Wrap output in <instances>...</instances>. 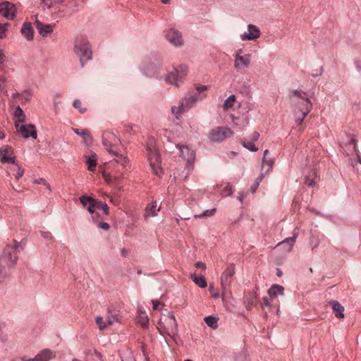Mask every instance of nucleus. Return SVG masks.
<instances>
[{
	"instance_id": "f257e3e1",
	"label": "nucleus",
	"mask_w": 361,
	"mask_h": 361,
	"mask_svg": "<svg viewBox=\"0 0 361 361\" xmlns=\"http://www.w3.org/2000/svg\"><path fill=\"white\" fill-rule=\"evenodd\" d=\"M19 243L14 241L13 243L8 245L0 256V274L2 276L9 275L11 268L14 266L18 260V249Z\"/></svg>"
},
{
	"instance_id": "f03ea898",
	"label": "nucleus",
	"mask_w": 361,
	"mask_h": 361,
	"mask_svg": "<svg viewBox=\"0 0 361 361\" xmlns=\"http://www.w3.org/2000/svg\"><path fill=\"white\" fill-rule=\"evenodd\" d=\"M289 99L295 112H304L305 115H307L311 111L312 104L309 99L307 92L301 90H291Z\"/></svg>"
},
{
	"instance_id": "7ed1b4c3",
	"label": "nucleus",
	"mask_w": 361,
	"mask_h": 361,
	"mask_svg": "<svg viewBox=\"0 0 361 361\" xmlns=\"http://www.w3.org/2000/svg\"><path fill=\"white\" fill-rule=\"evenodd\" d=\"M73 51L79 59L82 67L92 59V47L87 37L84 36H78L75 39Z\"/></svg>"
},
{
	"instance_id": "20e7f679",
	"label": "nucleus",
	"mask_w": 361,
	"mask_h": 361,
	"mask_svg": "<svg viewBox=\"0 0 361 361\" xmlns=\"http://www.w3.org/2000/svg\"><path fill=\"white\" fill-rule=\"evenodd\" d=\"M176 147L178 148L180 151V157L183 159V165L184 170L182 173H179V171H177V173H175L176 177L180 178H187L191 171L193 170V161L195 159V153L193 150L190 149L187 145H179L178 144Z\"/></svg>"
},
{
	"instance_id": "39448f33",
	"label": "nucleus",
	"mask_w": 361,
	"mask_h": 361,
	"mask_svg": "<svg viewBox=\"0 0 361 361\" xmlns=\"http://www.w3.org/2000/svg\"><path fill=\"white\" fill-rule=\"evenodd\" d=\"M140 68L143 74L147 77L157 78L160 75L161 65L157 59H155L154 61H153L152 59L149 58L144 59Z\"/></svg>"
},
{
	"instance_id": "423d86ee",
	"label": "nucleus",
	"mask_w": 361,
	"mask_h": 361,
	"mask_svg": "<svg viewBox=\"0 0 361 361\" xmlns=\"http://www.w3.org/2000/svg\"><path fill=\"white\" fill-rule=\"evenodd\" d=\"M188 72V66L185 64H181L169 71L165 78V80L171 85L178 86V82L187 75Z\"/></svg>"
},
{
	"instance_id": "0eeeda50",
	"label": "nucleus",
	"mask_w": 361,
	"mask_h": 361,
	"mask_svg": "<svg viewBox=\"0 0 361 361\" xmlns=\"http://www.w3.org/2000/svg\"><path fill=\"white\" fill-rule=\"evenodd\" d=\"M147 157L153 173L161 177L163 171L161 166L160 155L158 150L155 147H149L147 149Z\"/></svg>"
},
{
	"instance_id": "6e6552de",
	"label": "nucleus",
	"mask_w": 361,
	"mask_h": 361,
	"mask_svg": "<svg viewBox=\"0 0 361 361\" xmlns=\"http://www.w3.org/2000/svg\"><path fill=\"white\" fill-rule=\"evenodd\" d=\"M233 135V131L228 127H216L208 134L209 140L212 142H221Z\"/></svg>"
},
{
	"instance_id": "1a4fd4ad",
	"label": "nucleus",
	"mask_w": 361,
	"mask_h": 361,
	"mask_svg": "<svg viewBox=\"0 0 361 361\" xmlns=\"http://www.w3.org/2000/svg\"><path fill=\"white\" fill-rule=\"evenodd\" d=\"M235 274V265L233 263L230 264L226 270L222 273L221 276V286L222 288V294L229 288L233 281V277Z\"/></svg>"
},
{
	"instance_id": "9d476101",
	"label": "nucleus",
	"mask_w": 361,
	"mask_h": 361,
	"mask_svg": "<svg viewBox=\"0 0 361 361\" xmlns=\"http://www.w3.org/2000/svg\"><path fill=\"white\" fill-rule=\"evenodd\" d=\"M15 128L23 138L32 137L36 139L37 137L35 127L32 124L25 125L20 121H16Z\"/></svg>"
},
{
	"instance_id": "9b49d317",
	"label": "nucleus",
	"mask_w": 361,
	"mask_h": 361,
	"mask_svg": "<svg viewBox=\"0 0 361 361\" xmlns=\"http://www.w3.org/2000/svg\"><path fill=\"white\" fill-rule=\"evenodd\" d=\"M206 97V94L189 92L180 99V102L188 111L191 108L195 106L197 102L202 100Z\"/></svg>"
},
{
	"instance_id": "f8f14e48",
	"label": "nucleus",
	"mask_w": 361,
	"mask_h": 361,
	"mask_svg": "<svg viewBox=\"0 0 361 361\" xmlns=\"http://www.w3.org/2000/svg\"><path fill=\"white\" fill-rule=\"evenodd\" d=\"M166 38L168 42L174 47H178L183 45L182 33L173 27L167 31Z\"/></svg>"
},
{
	"instance_id": "ddd939ff",
	"label": "nucleus",
	"mask_w": 361,
	"mask_h": 361,
	"mask_svg": "<svg viewBox=\"0 0 361 361\" xmlns=\"http://www.w3.org/2000/svg\"><path fill=\"white\" fill-rule=\"evenodd\" d=\"M15 5L9 1H4L0 4V13L8 20H13L16 16Z\"/></svg>"
},
{
	"instance_id": "4468645a",
	"label": "nucleus",
	"mask_w": 361,
	"mask_h": 361,
	"mask_svg": "<svg viewBox=\"0 0 361 361\" xmlns=\"http://www.w3.org/2000/svg\"><path fill=\"white\" fill-rule=\"evenodd\" d=\"M261 35V31L255 25L249 24L247 25V32L240 35V39L243 41H255L258 39Z\"/></svg>"
},
{
	"instance_id": "2eb2a0df",
	"label": "nucleus",
	"mask_w": 361,
	"mask_h": 361,
	"mask_svg": "<svg viewBox=\"0 0 361 361\" xmlns=\"http://www.w3.org/2000/svg\"><path fill=\"white\" fill-rule=\"evenodd\" d=\"M165 329L167 334L173 339H175V337L178 336V324L175 316L172 313H171L167 319H166Z\"/></svg>"
},
{
	"instance_id": "dca6fc26",
	"label": "nucleus",
	"mask_w": 361,
	"mask_h": 361,
	"mask_svg": "<svg viewBox=\"0 0 361 361\" xmlns=\"http://www.w3.org/2000/svg\"><path fill=\"white\" fill-rule=\"evenodd\" d=\"M82 206L87 208V211L92 214L94 221H96L94 212L97 207V200L86 195H82L79 198Z\"/></svg>"
},
{
	"instance_id": "f3484780",
	"label": "nucleus",
	"mask_w": 361,
	"mask_h": 361,
	"mask_svg": "<svg viewBox=\"0 0 361 361\" xmlns=\"http://www.w3.org/2000/svg\"><path fill=\"white\" fill-rule=\"evenodd\" d=\"M0 160L1 162L4 164H16V157L13 156V152L11 147L4 146L0 148Z\"/></svg>"
},
{
	"instance_id": "a211bd4d",
	"label": "nucleus",
	"mask_w": 361,
	"mask_h": 361,
	"mask_svg": "<svg viewBox=\"0 0 361 361\" xmlns=\"http://www.w3.org/2000/svg\"><path fill=\"white\" fill-rule=\"evenodd\" d=\"M251 61V54H245L243 56H235L233 66L235 69L242 70L248 68Z\"/></svg>"
},
{
	"instance_id": "6ab92c4d",
	"label": "nucleus",
	"mask_w": 361,
	"mask_h": 361,
	"mask_svg": "<svg viewBox=\"0 0 361 361\" xmlns=\"http://www.w3.org/2000/svg\"><path fill=\"white\" fill-rule=\"evenodd\" d=\"M298 235V233L297 228H295L294 230L293 236L285 238L283 241L277 245V247H280L285 252H290L295 243Z\"/></svg>"
},
{
	"instance_id": "aec40b11",
	"label": "nucleus",
	"mask_w": 361,
	"mask_h": 361,
	"mask_svg": "<svg viewBox=\"0 0 361 361\" xmlns=\"http://www.w3.org/2000/svg\"><path fill=\"white\" fill-rule=\"evenodd\" d=\"M269 153V150L265 149L264 151V156L262 158V171L265 172V173H269L271 171L274 164V159L273 158H267Z\"/></svg>"
},
{
	"instance_id": "412c9836",
	"label": "nucleus",
	"mask_w": 361,
	"mask_h": 361,
	"mask_svg": "<svg viewBox=\"0 0 361 361\" xmlns=\"http://www.w3.org/2000/svg\"><path fill=\"white\" fill-rule=\"evenodd\" d=\"M108 142L114 145L116 148L120 145V140L111 132H105L102 136L103 145H108Z\"/></svg>"
},
{
	"instance_id": "4be33fe9",
	"label": "nucleus",
	"mask_w": 361,
	"mask_h": 361,
	"mask_svg": "<svg viewBox=\"0 0 361 361\" xmlns=\"http://www.w3.org/2000/svg\"><path fill=\"white\" fill-rule=\"evenodd\" d=\"M335 316L338 319H343L345 317L344 307L337 300H332L329 302Z\"/></svg>"
},
{
	"instance_id": "5701e85b",
	"label": "nucleus",
	"mask_w": 361,
	"mask_h": 361,
	"mask_svg": "<svg viewBox=\"0 0 361 361\" xmlns=\"http://www.w3.org/2000/svg\"><path fill=\"white\" fill-rule=\"evenodd\" d=\"M54 353L49 349H45L37 355L34 359H30L27 361H48L54 357Z\"/></svg>"
},
{
	"instance_id": "b1692460",
	"label": "nucleus",
	"mask_w": 361,
	"mask_h": 361,
	"mask_svg": "<svg viewBox=\"0 0 361 361\" xmlns=\"http://www.w3.org/2000/svg\"><path fill=\"white\" fill-rule=\"evenodd\" d=\"M73 130L76 135L80 136L83 139V141L86 145L92 143V137L87 129L73 128Z\"/></svg>"
},
{
	"instance_id": "393cba45",
	"label": "nucleus",
	"mask_w": 361,
	"mask_h": 361,
	"mask_svg": "<svg viewBox=\"0 0 361 361\" xmlns=\"http://www.w3.org/2000/svg\"><path fill=\"white\" fill-rule=\"evenodd\" d=\"M21 33L27 40H32L34 37V31L30 23H24L21 27Z\"/></svg>"
},
{
	"instance_id": "a878e982",
	"label": "nucleus",
	"mask_w": 361,
	"mask_h": 361,
	"mask_svg": "<svg viewBox=\"0 0 361 361\" xmlns=\"http://www.w3.org/2000/svg\"><path fill=\"white\" fill-rule=\"evenodd\" d=\"M267 293L271 298L278 295H283L284 294V288L279 284H273L269 288Z\"/></svg>"
},
{
	"instance_id": "bb28decb",
	"label": "nucleus",
	"mask_w": 361,
	"mask_h": 361,
	"mask_svg": "<svg viewBox=\"0 0 361 361\" xmlns=\"http://www.w3.org/2000/svg\"><path fill=\"white\" fill-rule=\"evenodd\" d=\"M159 211V208H157V204L156 201H152L151 203H149L146 209H145V213L146 215L149 216H155L157 215V212Z\"/></svg>"
},
{
	"instance_id": "cd10ccee",
	"label": "nucleus",
	"mask_w": 361,
	"mask_h": 361,
	"mask_svg": "<svg viewBox=\"0 0 361 361\" xmlns=\"http://www.w3.org/2000/svg\"><path fill=\"white\" fill-rule=\"evenodd\" d=\"M37 28L39 34L43 37L47 36L53 31V26L50 24L42 25L41 23H38Z\"/></svg>"
},
{
	"instance_id": "c85d7f7f",
	"label": "nucleus",
	"mask_w": 361,
	"mask_h": 361,
	"mask_svg": "<svg viewBox=\"0 0 361 361\" xmlns=\"http://www.w3.org/2000/svg\"><path fill=\"white\" fill-rule=\"evenodd\" d=\"M171 112L177 119H179L183 113L187 112L183 103L180 101L177 106H173L171 107Z\"/></svg>"
},
{
	"instance_id": "c756f323",
	"label": "nucleus",
	"mask_w": 361,
	"mask_h": 361,
	"mask_svg": "<svg viewBox=\"0 0 361 361\" xmlns=\"http://www.w3.org/2000/svg\"><path fill=\"white\" fill-rule=\"evenodd\" d=\"M190 278L200 288H204L207 287V283L204 276H199L195 274H192Z\"/></svg>"
},
{
	"instance_id": "7c9ffc66",
	"label": "nucleus",
	"mask_w": 361,
	"mask_h": 361,
	"mask_svg": "<svg viewBox=\"0 0 361 361\" xmlns=\"http://www.w3.org/2000/svg\"><path fill=\"white\" fill-rule=\"evenodd\" d=\"M204 321L208 326L212 329H216L218 327V318L212 315H209L204 317Z\"/></svg>"
},
{
	"instance_id": "2f4dec72",
	"label": "nucleus",
	"mask_w": 361,
	"mask_h": 361,
	"mask_svg": "<svg viewBox=\"0 0 361 361\" xmlns=\"http://www.w3.org/2000/svg\"><path fill=\"white\" fill-rule=\"evenodd\" d=\"M317 178L316 173L314 171H312L309 175L306 176L305 183L308 187H313L315 184V180Z\"/></svg>"
},
{
	"instance_id": "473e14b6",
	"label": "nucleus",
	"mask_w": 361,
	"mask_h": 361,
	"mask_svg": "<svg viewBox=\"0 0 361 361\" xmlns=\"http://www.w3.org/2000/svg\"><path fill=\"white\" fill-rule=\"evenodd\" d=\"M14 116L19 118L18 121H20V123H24L25 121V116L24 115V112L20 106H16L14 111Z\"/></svg>"
},
{
	"instance_id": "72a5a7b5",
	"label": "nucleus",
	"mask_w": 361,
	"mask_h": 361,
	"mask_svg": "<svg viewBox=\"0 0 361 361\" xmlns=\"http://www.w3.org/2000/svg\"><path fill=\"white\" fill-rule=\"evenodd\" d=\"M221 195L223 196H228L233 193L232 187L230 183H227L225 185H221Z\"/></svg>"
},
{
	"instance_id": "f704fd0d",
	"label": "nucleus",
	"mask_w": 361,
	"mask_h": 361,
	"mask_svg": "<svg viewBox=\"0 0 361 361\" xmlns=\"http://www.w3.org/2000/svg\"><path fill=\"white\" fill-rule=\"evenodd\" d=\"M87 169L90 171H94L97 166V159L94 155L92 157L89 158L87 161Z\"/></svg>"
},
{
	"instance_id": "c9c22d12",
	"label": "nucleus",
	"mask_w": 361,
	"mask_h": 361,
	"mask_svg": "<svg viewBox=\"0 0 361 361\" xmlns=\"http://www.w3.org/2000/svg\"><path fill=\"white\" fill-rule=\"evenodd\" d=\"M235 100V97L234 94L230 95L224 103V109H228L231 108L234 105V102Z\"/></svg>"
},
{
	"instance_id": "e433bc0d",
	"label": "nucleus",
	"mask_w": 361,
	"mask_h": 361,
	"mask_svg": "<svg viewBox=\"0 0 361 361\" xmlns=\"http://www.w3.org/2000/svg\"><path fill=\"white\" fill-rule=\"evenodd\" d=\"M96 209L102 210L106 216H108L109 214V206L107 205V204L104 203L101 201L97 200Z\"/></svg>"
},
{
	"instance_id": "4c0bfd02",
	"label": "nucleus",
	"mask_w": 361,
	"mask_h": 361,
	"mask_svg": "<svg viewBox=\"0 0 361 361\" xmlns=\"http://www.w3.org/2000/svg\"><path fill=\"white\" fill-rule=\"evenodd\" d=\"M242 145L250 152H257L258 148L255 147L254 142L243 140L241 142Z\"/></svg>"
},
{
	"instance_id": "58836bf2",
	"label": "nucleus",
	"mask_w": 361,
	"mask_h": 361,
	"mask_svg": "<svg viewBox=\"0 0 361 361\" xmlns=\"http://www.w3.org/2000/svg\"><path fill=\"white\" fill-rule=\"evenodd\" d=\"M215 212H216L215 208H213L211 209H207V210H204L203 212H202L200 214L195 215V218H204L206 216H211L214 214Z\"/></svg>"
},
{
	"instance_id": "ea45409f",
	"label": "nucleus",
	"mask_w": 361,
	"mask_h": 361,
	"mask_svg": "<svg viewBox=\"0 0 361 361\" xmlns=\"http://www.w3.org/2000/svg\"><path fill=\"white\" fill-rule=\"evenodd\" d=\"M96 323L98 325L99 329H101V330H103L107 327L106 319L104 320L103 317L101 316L97 317Z\"/></svg>"
},
{
	"instance_id": "a19ab883",
	"label": "nucleus",
	"mask_w": 361,
	"mask_h": 361,
	"mask_svg": "<svg viewBox=\"0 0 361 361\" xmlns=\"http://www.w3.org/2000/svg\"><path fill=\"white\" fill-rule=\"evenodd\" d=\"M118 159L116 160V161L123 166V167L126 166L129 163V159L127 157H124L122 155L118 154Z\"/></svg>"
},
{
	"instance_id": "79ce46f5",
	"label": "nucleus",
	"mask_w": 361,
	"mask_h": 361,
	"mask_svg": "<svg viewBox=\"0 0 361 361\" xmlns=\"http://www.w3.org/2000/svg\"><path fill=\"white\" fill-rule=\"evenodd\" d=\"M32 92L30 90H25L22 92L21 97L25 102H29L31 100Z\"/></svg>"
},
{
	"instance_id": "37998d69",
	"label": "nucleus",
	"mask_w": 361,
	"mask_h": 361,
	"mask_svg": "<svg viewBox=\"0 0 361 361\" xmlns=\"http://www.w3.org/2000/svg\"><path fill=\"white\" fill-rule=\"evenodd\" d=\"M104 146L110 154L118 156L117 148H116L114 145H111L110 142H108V145Z\"/></svg>"
},
{
	"instance_id": "c03bdc74",
	"label": "nucleus",
	"mask_w": 361,
	"mask_h": 361,
	"mask_svg": "<svg viewBox=\"0 0 361 361\" xmlns=\"http://www.w3.org/2000/svg\"><path fill=\"white\" fill-rule=\"evenodd\" d=\"M298 112V111L295 112V115H296L295 123L298 125H300L302 123V121H304V119L307 115H305L304 112H299L300 114L298 115H297Z\"/></svg>"
},
{
	"instance_id": "a18cd8bd",
	"label": "nucleus",
	"mask_w": 361,
	"mask_h": 361,
	"mask_svg": "<svg viewBox=\"0 0 361 361\" xmlns=\"http://www.w3.org/2000/svg\"><path fill=\"white\" fill-rule=\"evenodd\" d=\"M9 23H6L4 24L0 23V39H3L6 37V32L7 31Z\"/></svg>"
},
{
	"instance_id": "49530a36",
	"label": "nucleus",
	"mask_w": 361,
	"mask_h": 361,
	"mask_svg": "<svg viewBox=\"0 0 361 361\" xmlns=\"http://www.w3.org/2000/svg\"><path fill=\"white\" fill-rule=\"evenodd\" d=\"M73 106L79 110L80 113H84L86 111L85 108H81V102L79 99H75Z\"/></svg>"
},
{
	"instance_id": "de8ad7c7",
	"label": "nucleus",
	"mask_w": 361,
	"mask_h": 361,
	"mask_svg": "<svg viewBox=\"0 0 361 361\" xmlns=\"http://www.w3.org/2000/svg\"><path fill=\"white\" fill-rule=\"evenodd\" d=\"M184 166L183 165V163H180L178 166L176 168V169L174 170L173 171V177L176 180H185L186 178H178V177H176V175H175V173H177V171L178 170L179 171V173H182L184 170V166Z\"/></svg>"
},
{
	"instance_id": "09e8293b",
	"label": "nucleus",
	"mask_w": 361,
	"mask_h": 361,
	"mask_svg": "<svg viewBox=\"0 0 361 361\" xmlns=\"http://www.w3.org/2000/svg\"><path fill=\"white\" fill-rule=\"evenodd\" d=\"M139 322L142 325V326H143V327L147 326V324L149 323V319H148L147 316L145 314V313H143V316L140 317V318L139 319Z\"/></svg>"
},
{
	"instance_id": "8fccbe9b",
	"label": "nucleus",
	"mask_w": 361,
	"mask_h": 361,
	"mask_svg": "<svg viewBox=\"0 0 361 361\" xmlns=\"http://www.w3.org/2000/svg\"><path fill=\"white\" fill-rule=\"evenodd\" d=\"M106 319L107 322V326L118 321L117 317L113 314L109 315Z\"/></svg>"
},
{
	"instance_id": "3c124183",
	"label": "nucleus",
	"mask_w": 361,
	"mask_h": 361,
	"mask_svg": "<svg viewBox=\"0 0 361 361\" xmlns=\"http://www.w3.org/2000/svg\"><path fill=\"white\" fill-rule=\"evenodd\" d=\"M196 92H192L193 93H199L201 94L202 92L206 91L208 90L207 85H197L195 87Z\"/></svg>"
},
{
	"instance_id": "603ef678",
	"label": "nucleus",
	"mask_w": 361,
	"mask_h": 361,
	"mask_svg": "<svg viewBox=\"0 0 361 361\" xmlns=\"http://www.w3.org/2000/svg\"><path fill=\"white\" fill-rule=\"evenodd\" d=\"M41 235L46 240H51L53 238L52 234L49 231H41Z\"/></svg>"
},
{
	"instance_id": "864d4df0",
	"label": "nucleus",
	"mask_w": 361,
	"mask_h": 361,
	"mask_svg": "<svg viewBox=\"0 0 361 361\" xmlns=\"http://www.w3.org/2000/svg\"><path fill=\"white\" fill-rule=\"evenodd\" d=\"M16 164L18 166V171H17V174L16 175V178L17 180H18L23 176L24 169L21 166H18V164L17 163Z\"/></svg>"
},
{
	"instance_id": "5fc2aeb1",
	"label": "nucleus",
	"mask_w": 361,
	"mask_h": 361,
	"mask_svg": "<svg viewBox=\"0 0 361 361\" xmlns=\"http://www.w3.org/2000/svg\"><path fill=\"white\" fill-rule=\"evenodd\" d=\"M42 4L47 6L48 8H51L53 7L54 3V0H41Z\"/></svg>"
},
{
	"instance_id": "6e6d98bb",
	"label": "nucleus",
	"mask_w": 361,
	"mask_h": 361,
	"mask_svg": "<svg viewBox=\"0 0 361 361\" xmlns=\"http://www.w3.org/2000/svg\"><path fill=\"white\" fill-rule=\"evenodd\" d=\"M259 137V133L257 131H255L250 135L249 142H255V141L258 140Z\"/></svg>"
},
{
	"instance_id": "4d7b16f0",
	"label": "nucleus",
	"mask_w": 361,
	"mask_h": 361,
	"mask_svg": "<svg viewBox=\"0 0 361 361\" xmlns=\"http://www.w3.org/2000/svg\"><path fill=\"white\" fill-rule=\"evenodd\" d=\"M98 228L104 230L108 231L110 228V226L108 223L106 222H100L97 224Z\"/></svg>"
},
{
	"instance_id": "13d9d810",
	"label": "nucleus",
	"mask_w": 361,
	"mask_h": 361,
	"mask_svg": "<svg viewBox=\"0 0 361 361\" xmlns=\"http://www.w3.org/2000/svg\"><path fill=\"white\" fill-rule=\"evenodd\" d=\"M267 174V173H265V172L262 171L259 176L256 178L255 183H257V185L259 186V183Z\"/></svg>"
},
{
	"instance_id": "bf43d9fd",
	"label": "nucleus",
	"mask_w": 361,
	"mask_h": 361,
	"mask_svg": "<svg viewBox=\"0 0 361 361\" xmlns=\"http://www.w3.org/2000/svg\"><path fill=\"white\" fill-rule=\"evenodd\" d=\"M271 301L267 298H264L262 299V307H271Z\"/></svg>"
},
{
	"instance_id": "052dcab7",
	"label": "nucleus",
	"mask_w": 361,
	"mask_h": 361,
	"mask_svg": "<svg viewBox=\"0 0 361 361\" xmlns=\"http://www.w3.org/2000/svg\"><path fill=\"white\" fill-rule=\"evenodd\" d=\"M195 267H196V268L202 269L203 270H205L207 268L206 264L202 262H197L195 264Z\"/></svg>"
},
{
	"instance_id": "680f3d73",
	"label": "nucleus",
	"mask_w": 361,
	"mask_h": 361,
	"mask_svg": "<svg viewBox=\"0 0 361 361\" xmlns=\"http://www.w3.org/2000/svg\"><path fill=\"white\" fill-rule=\"evenodd\" d=\"M152 303L153 305V309L157 310H158L159 307L160 306V303L159 301L153 300H152Z\"/></svg>"
},
{
	"instance_id": "e2e57ef3",
	"label": "nucleus",
	"mask_w": 361,
	"mask_h": 361,
	"mask_svg": "<svg viewBox=\"0 0 361 361\" xmlns=\"http://www.w3.org/2000/svg\"><path fill=\"white\" fill-rule=\"evenodd\" d=\"M129 251L128 250L126 249V248H123L121 250V256L125 257L127 256V255L128 254Z\"/></svg>"
},
{
	"instance_id": "0e129e2a",
	"label": "nucleus",
	"mask_w": 361,
	"mask_h": 361,
	"mask_svg": "<svg viewBox=\"0 0 361 361\" xmlns=\"http://www.w3.org/2000/svg\"><path fill=\"white\" fill-rule=\"evenodd\" d=\"M45 181L46 180L44 179V178H39V179H37V180H35L34 183H36V184H45Z\"/></svg>"
},
{
	"instance_id": "69168bd1",
	"label": "nucleus",
	"mask_w": 361,
	"mask_h": 361,
	"mask_svg": "<svg viewBox=\"0 0 361 361\" xmlns=\"http://www.w3.org/2000/svg\"><path fill=\"white\" fill-rule=\"evenodd\" d=\"M5 56L4 54L3 50L0 49V64H2L4 62Z\"/></svg>"
},
{
	"instance_id": "338daca9",
	"label": "nucleus",
	"mask_w": 361,
	"mask_h": 361,
	"mask_svg": "<svg viewBox=\"0 0 361 361\" xmlns=\"http://www.w3.org/2000/svg\"><path fill=\"white\" fill-rule=\"evenodd\" d=\"M243 56V49H238V50H236L235 54H234V57L235 56Z\"/></svg>"
},
{
	"instance_id": "774afa93",
	"label": "nucleus",
	"mask_w": 361,
	"mask_h": 361,
	"mask_svg": "<svg viewBox=\"0 0 361 361\" xmlns=\"http://www.w3.org/2000/svg\"><path fill=\"white\" fill-rule=\"evenodd\" d=\"M258 188V185H257V183H254L252 185H251L250 187V190L252 193L255 192V191L257 190Z\"/></svg>"
}]
</instances>
